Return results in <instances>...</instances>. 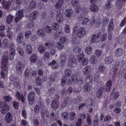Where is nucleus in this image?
Here are the masks:
<instances>
[{
    "instance_id": "f257e3e1",
    "label": "nucleus",
    "mask_w": 126,
    "mask_h": 126,
    "mask_svg": "<svg viewBox=\"0 0 126 126\" xmlns=\"http://www.w3.org/2000/svg\"><path fill=\"white\" fill-rule=\"evenodd\" d=\"M78 59L79 62L82 65H86L88 63V60L87 58H84V54L81 53L78 56Z\"/></svg>"
},
{
    "instance_id": "f03ea898",
    "label": "nucleus",
    "mask_w": 126,
    "mask_h": 126,
    "mask_svg": "<svg viewBox=\"0 0 126 126\" xmlns=\"http://www.w3.org/2000/svg\"><path fill=\"white\" fill-rule=\"evenodd\" d=\"M35 94L33 91L30 92L28 95V100L29 104L30 105H33L34 102Z\"/></svg>"
},
{
    "instance_id": "7ed1b4c3",
    "label": "nucleus",
    "mask_w": 126,
    "mask_h": 126,
    "mask_svg": "<svg viewBox=\"0 0 126 126\" xmlns=\"http://www.w3.org/2000/svg\"><path fill=\"white\" fill-rule=\"evenodd\" d=\"M78 29V27L76 26L74 27L73 29L72 32V43L73 44L78 45L80 44V43L77 42L76 36V31Z\"/></svg>"
},
{
    "instance_id": "20e7f679",
    "label": "nucleus",
    "mask_w": 126,
    "mask_h": 126,
    "mask_svg": "<svg viewBox=\"0 0 126 126\" xmlns=\"http://www.w3.org/2000/svg\"><path fill=\"white\" fill-rule=\"evenodd\" d=\"M86 32L85 29L84 28L82 27H80L76 32V36H77L80 38H81L85 35Z\"/></svg>"
},
{
    "instance_id": "39448f33",
    "label": "nucleus",
    "mask_w": 126,
    "mask_h": 126,
    "mask_svg": "<svg viewBox=\"0 0 126 126\" xmlns=\"http://www.w3.org/2000/svg\"><path fill=\"white\" fill-rule=\"evenodd\" d=\"M71 57V56H70L69 58V60L68 61V64L70 67H75L77 65V61L73 57L72 58Z\"/></svg>"
},
{
    "instance_id": "423d86ee",
    "label": "nucleus",
    "mask_w": 126,
    "mask_h": 126,
    "mask_svg": "<svg viewBox=\"0 0 126 126\" xmlns=\"http://www.w3.org/2000/svg\"><path fill=\"white\" fill-rule=\"evenodd\" d=\"M73 91V89L71 87H69L66 90L65 89H63L61 92V94L63 96H66L67 94L70 95L72 93Z\"/></svg>"
},
{
    "instance_id": "0eeeda50",
    "label": "nucleus",
    "mask_w": 126,
    "mask_h": 126,
    "mask_svg": "<svg viewBox=\"0 0 126 126\" xmlns=\"http://www.w3.org/2000/svg\"><path fill=\"white\" fill-rule=\"evenodd\" d=\"M60 59L61 60L60 65L61 67H63L64 66L66 63V57L65 53L61 54L60 55Z\"/></svg>"
},
{
    "instance_id": "6e6552de",
    "label": "nucleus",
    "mask_w": 126,
    "mask_h": 126,
    "mask_svg": "<svg viewBox=\"0 0 126 126\" xmlns=\"http://www.w3.org/2000/svg\"><path fill=\"white\" fill-rule=\"evenodd\" d=\"M94 2L93 0H91L90 2L92 3L90 7V9L91 11L93 12H96L98 11V8L97 6L94 3H93Z\"/></svg>"
},
{
    "instance_id": "1a4fd4ad",
    "label": "nucleus",
    "mask_w": 126,
    "mask_h": 126,
    "mask_svg": "<svg viewBox=\"0 0 126 126\" xmlns=\"http://www.w3.org/2000/svg\"><path fill=\"white\" fill-rule=\"evenodd\" d=\"M10 106L7 104H4L1 109V112L2 114H4L7 112L9 110Z\"/></svg>"
},
{
    "instance_id": "9d476101",
    "label": "nucleus",
    "mask_w": 126,
    "mask_h": 126,
    "mask_svg": "<svg viewBox=\"0 0 126 126\" xmlns=\"http://www.w3.org/2000/svg\"><path fill=\"white\" fill-rule=\"evenodd\" d=\"M101 32H99L98 33L97 37H99V40H100L102 42L106 40L107 38V35L106 33H104L103 34H101Z\"/></svg>"
},
{
    "instance_id": "9b49d317",
    "label": "nucleus",
    "mask_w": 126,
    "mask_h": 126,
    "mask_svg": "<svg viewBox=\"0 0 126 126\" xmlns=\"http://www.w3.org/2000/svg\"><path fill=\"white\" fill-rule=\"evenodd\" d=\"M126 2V0H116L115 4L119 10L121 9L123 7L125 4L124 2Z\"/></svg>"
},
{
    "instance_id": "f8f14e48",
    "label": "nucleus",
    "mask_w": 126,
    "mask_h": 126,
    "mask_svg": "<svg viewBox=\"0 0 126 126\" xmlns=\"http://www.w3.org/2000/svg\"><path fill=\"white\" fill-rule=\"evenodd\" d=\"M25 67L24 65L21 62H18L16 64V71L22 72Z\"/></svg>"
},
{
    "instance_id": "ddd939ff",
    "label": "nucleus",
    "mask_w": 126,
    "mask_h": 126,
    "mask_svg": "<svg viewBox=\"0 0 126 126\" xmlns=\"http://www.w3.org/2000/svg\"><path fill=\"white\" fill-rule=\"evenodd\" d=\"M16 95L18 100L21 101L22 103L24 102L25 98L22 94H21L19 91H17L16 93Z\"/></svg>"
},
{
    "instance_id": "4468645a",
    "label": "nucleus",
    "mask_w": 126,
    "mask_h": 126,
    "mask_svg": "<svg viewBox=\"0 0 126 126\" xmlns=\"http://www.w3.org/2000/svg\"><path fill=\"white\" fill-rule=\"evenodd\" d=\"M105 87L104 86H102L97 90L96 92V96L98 98H100L103 94V91H104Z\"/></svg>"
},
{
    "instance_id": "2eb2a0df",
    "label": "nucleus",
    "mask_w": 126,
    "mask_h": 126,
    "mask_svg": "<svg viewBox=\"0 0 126 126\" xmlns=\"http://www.w3.org/2000/svg\"><path fill=\"white\" fill-rule=\"evenodd\" d=\"M38 15V13L37 11H33L32 13L30 14L29 15V19L31 21L37 18Z\"/></svg>"
},
{
    "instance_id": "dca6fc26",
    "label": "nucleus",
    "mask_w": 126,
    "mask_h": 126,
    "mask_svg": "<svg viewBox=\"0 0 126 126\" xmlns=\"http://www.w3.org/2000/svg\"><path fill=\"white\" fill-rule=\"evenodd\" d=\"M13 116L11 113L8 112L6 114L5 116V120L7 123H10L12 119Z\"/></svg>"
},
{
    "instance_id": "f3484780",
    "label": "nucleus",
    "mask_w": 126,
    "mask_h": 126,
    "mask_svg": "<svg viewBox=\"0 0 126 126\" xmlns=\"http://www.w3.org/2000/svg\"><path fill=\"white\" fill-rule=\"evenodd\" d=\"M106 85L105 87V90L106 92H109L110 91L111 87L112 86V81L111 80H109L107 81L106 83Z\"/></svg>"
},
{
    "instance_id": "a211bd4d",
    "label": "nucleus",
    "mask_w": 126,
    "mask_h": 126,
    "mask_svg": "<svg viewBox=\"0 0 126 126\" xmlns=\"http://www.w3.org/2000/svg\"><path fill=\"white\" fill-rule=\"evenodd\" d=\"M124 51L123 49L120 48H118L114 52L116 56L119 57L122 56L123 54Z\"/></svg>"
},
{
    "instance_id": "6ab92c4d",
    "label": "nucleus",
    "mask_w": 126,
    "mask_h": 126,
    "mask_svg": "<svg viewBox=\"0 0 126 126\" xmlns=\"http://www.w3.org/2000/svg\"><path fill=\"white\" fill-rule=\"evenodd\" d=\"M10 54L9 56V59L12 60L14 59V56L15 53V50L14 47H10Z\"/></svg>"
},
{
    "instance_id": "aec40b11",
    "label": "nucleus",
    "mask_w": 126,
    "mask_h": 126,
    "mask_svg": "<svg viewBox=\"0 0 126 126\" xmlns=\"http://www.w3.org/2000/svg\"><path fill=\"white\" fill-rule=\"evenodd\" d=\"M91 41L92 43H98L99 41V37H97V35L96 36L95 34H94L92 36Z\"/></svg>"
},
{
    "instance_id": "412c9836",
    "label": "nucleus",
    "mask_w": 126,
    "mask_h": 126,
    "mask_svg": "<svg viewBox=\"0 0 126 126\" xmlns=\"http://www.w3.org/2000/svg\"><path fill=\"white\" fill-rule=\"evenodd\" d=\"M63 2V0H58L56 3L55 5V7L56 9L58 10L62 6Z\"/></svg>"
},
{
    "instance_id": "4be33fe9",
    "label": "nucleus",
    "mask_w": 126,
    "mask_h": 126,
    "mask_svg": "<svg viewBox=\"0 0 126 126\" xmlns=\"http://www.w3.org/2000/svg\"><path fill=\"white\" fill-rule=\"evenodd\" d=\"M56 63V60H53L48 63V66H52V68L53 69L58 68L59 65L57 63H56V65H55Z\"/></svg>"
},
{
    "instance_id": "5701e85b",
    "label": "nucleus",
    "mask_w": 126,
    "mask_h": 126,
    "mask_svg": "<svg viewBox=\"0 0 126 126\" xmlns=\"http://www.w3.org/2000/svg\"><path fill=\"white\" fill-rule=\"evenodd\" d=\"M73 14V11L71 9H68L66 10L65 13L66 16L68 17H70Z\"/></svg>"
},
{
    "instance_id": "b1692460",
    "label": "nucleus",
    "mask_w": 126,
    "mask_h": 126,
    "mask_svg": "<svg viewBox=\"0 0 126 126\" xmlns=\"http://www.w3.org/2000/svg\"><path fill=\"white\" fill-rule=\"evenodd\" d=\"M113 61V58L111 56L106 57L105 59V63L108 64L111 63Z\"/></svg>"
},
{
    "instance_id": "393cba45",
    "label": "nucleus",
    "mask_w": 126,
    "mask_h": 126,
    "mask_svg": "<svg viewBox=\"0 0 126 126\" xmlns=\"http://www.w3.org/2000/svg\"><path fill=\"white\" fill-rule=\"evenodd\" d=\"M71 98L69 96H66L64 99V102L63 103V105L62 103L61 105L62 107H63L65 106L66 104H68L69 103V102H70L71 100Z\"/></svg>"
},
{
    "instance_id": "a878e982",
    "label": "nucleus",
    "mask_w": 126,
    "mask_h": 126,
    "mask_svg": "<svg viewBox=\"0 0 126 126\" xmlns=\"http://www.w3.org/2000/svg\"><path fill=\"white\" fill-rule=\"evenodd\" d=\"M59 103L58 101L56 100L53 101L51 105V106L52 109H56L59 106Z\"/></svg>"
},
{
    "instance_id": "bb28decb",
    "label": "nucleus",
    "mask_w": 126,
    "mask_h": 126,
    "mask_svg": "<svg viewBox=\"0 0 126 126\" xmlns=\"http://www.w3.org/2000/svg\"><path fill=\"white\" fill-rule=\"evenodd\" d=\"M23 35L22 33H20L18 34L17 38L16 40L18 43H21L23 41Z\"/></svg>"
},
{
    "instance_id": "cd10ccee",
    "label": "nucleus",
    "mask_w": 126,
    "mask_h": 126,
    "mask_svg": "<svg viewBox=\"0 0 126 126\" xmlns=\"http://www.w3.org/2000/svg\"><path fill=\"white\" fill-rule=\"evenodd\" d=\"M64 32L62 30L56 31L54 34V36L56 37H59L63 36L64 35Z\"/></svg>"
},
{
    "instance_id": "c85d7f7f",
    "label": "nucleus",
    "mask_w": 126,
    "mask_h": 126,
    "mask_svg": "<svg viewBox=\"0 0 126 126\" xmlns=\"http://www.w3.org/2000/svg\"><path fill=\"white\" fill-rule=\"evenodd\" d=\"M114 28V25L112 21H111L109 22L108 24L107 27L108 30L110 32H111L113 31Z\"/></svg>"
},
{
    "instance_id": "c756f323",
    "label": "nucleus",
    "mask_w": 126,
    "mask_h": 126,
    "mask_svg": "<svg viewBox=\"0 0 126 126\" xmlns=\"http://www.w3.org/2000/svg\"><path fill=\"white\" fill-rule=\"evenodd\" d=\"M57 21L59 23L62 22L63 21V16L61 14H58L56 17Z\"/></svg>"
},
{
    "instance_id": "7c9ffc66",
    "label": "nucleus",
    "mask_w": 126,
    "mask_h": 126,
    "mask_svg": "<svg viewBox=\"0 0 126 126\" xmlns=\"http://www.w3.org/2000/svg\"><path fill=\"white\" fill-rule=\"evenodd\" d=\"M91 68L90 66L87 65L84 68L83 72L85 74H88L91 72Z\"/></svg>"
},
{
    "instance_id": "2f4dec72",
    "label": "nucleus",
    "mask_w": 126,
    "mask_h": 126,
    "mask_svg": "<svg viewBox=\"0 0 126 126\" xmlns=\"http://www.w3.org/2000/svg\"><path fill=\"white\" fill-rule=\"evenodd\" d=\"M37 59V56L36 54H32L30 58V61L31 63H35Z\"/></svg>"
},
{
    "instance_id": "473e14b6",
    "label": "nucleus",
    "mask_w": 126,
    "mask_h": 126,
    "mask_svg": "<svg viewBox=\"0 0 126 126\" xmlns=\"http://www.w3.org/2000/svg\"><path fill=\"white\" fill-rule=\"evenodd\" d=\"M13 20V16L11 15H8L7 17L6 22L8 24L12 22Z\"/></svg>"
},
{
    "instance_id": "72a5a7b5",
    "label": "nucleus",
    "mask_w": 126,
    "mask_h": 126,
    "mask_svg": "<svg viewBox=\"0 0 126 126\" xmlns=\"http://www.w3.org/2000/svg\"><path fill=\"white\" fill-rule=\"evenodd\" d=\"M2 4L4 8L6 9H8L9 8L11 2L10 1L3 2L2 1Z\"/></svg>"
},
{
    "instance_id": "f704fd0d",
    "label": "nucleus",
    "mask_w": 126,
    "mask_h": 126,
    "mask_svg": "<svg viewBox=\"0 0 126 126\" xmlns=\"http://www.w3.org/2000/svg\"><path fill=\"white\" fill-rule=\"evenodd\" d=\"M34 82L38 86H41L42 84L41 79L39 77H37L35 79Z\"/></svg>"
},
{
    "instance_id": "c9c22d12",
    "label": "nucleus",
    "mask_w": 126,
    "mask_h": 126,
    "mask_svg": "<svg viewBox=\"0 0 126 126\" xmlns=\"http://www.w3.org/2000/svg\"><path fill=\"white\" fill-rule=\"evenodd\" d=\"M111 0H108L105 4V9L109 11L110 10L111 7Z\"/></svg>"
},
{
    "instance_id": "e433bc0d",
    "label": "nucleus",
    "mask_w": 126,
    "mask_h": 126,
    "mask_svg": "<svg viewBox=\"0 0 126 126\" xmlns=\"http://www.w3.org/2000/svg\"><path fill=\"white\" fill-rule=\"evenodd\" d=\"M37 34L39 36L42 37L45 35V33L44 30L41 29H39L37 32Z\"/></svg>"
},
{
    "instance_id": "4c0bfd02",
    "label": "nucleus",
    "mask_w": 126,
    "mask_h": 126,
    "mask_svg": "<svg viewBox=\"0 0 126 126\" xmlns=\"http://www.w3.org/2000/svg\"><path fill=\"white\" fill-rule=\"evenodd\" d=\"M90 61L91 63L96 64L97 62L96 56L94 55L92 56L90 58Z\"/></svg>"
},
{
    "instance_id": "58836bf2",
    "label": "nucleus",
    "mask_w": 126,
    "mask_h": 126,
    "mask_svg": "<svg viewBox=\"0 0 126 126\" xmlns=\"http://www.w3.org/2000/svg\"><path fill=\"white\" fill-rule=\"evenodd\" d=\"M93 80V77L90 75H88L86 76V78L85 79L86 82L88 84H89L92 82Z\"/></svg>"
},
{
    "instance_id": "ea45409f",
    "label": "nucleus",
    "mask_w": 126,
    "mask_h": 126,
    "mask_svg": "<svg viewBox=\"0 0 126 126\" xmlns=\"http://www.w3.org/2000/svg\"><path fill=\"white\" fill-rule=\"evenodd\" d=\"M36 6V3L35 1L32 0L30 2L29 7L31 9H34L35 8Z\"/></svg>"
},
{
    "instance_id": "a19ab883",
    "label": "nucleus",
    "mask_w": 126,
    "mask_h": 126,
    "mask_svg": "<svg viewBox=\"0 0 126 126\" xmlns=\"http://www.w3.org/2000/svg\"><path fill=\"white\" fill-rule=\"evenodd\" d=\"M68 113L67 112H64L61 114L63 120L67 121L68 118Z\"/></svg>"
},
{
    "instance_id": "79ce46f5",
    "label": "nucleus",
    "mask_w": 126,
    "mask_h": 126,
    "mask_svg": "<svg viewBox=\"0 0 126 126\" xmlns=\"http://www.w3.org/2000/svg\"><path fill=\"white\" fill-rule=\"evenodd\" d=\"M8 43L9 40L8 39L6 38L4 39L2 41V44L4 48H7Z\"/></svg>"
},
{
    "instance_id": "37998d69",
    "label": "nucleus",
    "mask_w": 126,
    "mask_h": 126,
    "mask_svg": "<svg viewBox=\"0 0 126 126\" xmlns=\"http://www.w3.org/2000/svg\"><path fill=\"white\" fill-rule=\"evenodd\" d=\"M91 87V85H90L89 84L87 83L84 85L83 89L85 91H89L90 90Z\"/></svg>"
},
{
    "instance_id": "c03bdc74",
    "label": "nucleus",
    "mask_w": 126,
    "mask_h": 126,
    "mask_svg": "<svg viewBox=\"0 0 126 126\" xmlns=\"http://www.w3.org/2000/svg\"><path fill=\"white\" fill-rule=\"evenodd\" d=\"M92 47L90 46H88L85 49V52L86 53L88 54H90L92 52Z\"/></svg>"
},
{
    "instance_id": "a18cd8bd",
    "label": "nucleus",
    "mask_w": 126,
    "mask_h": 126,
    "mask_svg": "<svg viewBox=\"0 0 126 126\" xmlns=\"http://www.w3.org/2000/svg\"><path fill=\"white\" fill-rule=\"evenodd\" d=\"M69 119L70 121H73L75 119L76 116V113L73 112H71L69 113Z\"/></svg>"
},
{
    "instance_id": "49530a36",
    "label": "nucleus",
    "mask_w": 126,
    "mask_h": 126,
    "mask_svg": "<svg viewBox=\"0 0 126 126\" xmlns=\"http://www.w3.org/2000/svg\"><path fill=\"white\" fill-rule=\"evenodd\" d=\"M2 64H7L8 59L7 56L3 55L2 57Z\"/></svg>"
},
{
    "instance_id": "de8ad7c7",
    "label": "nucleus",
    "mask_w": 126,
    "mask_h": 126,
    "mask_svg": "<svg viewBox=\"0 0 126 126\" xmlns=\"http://www.w3.org/2000/svg\"><path fill=\"white\" fill-rule=\"evenodd\" d=\"M26 52L29 54H30L32 53V49L31 46L28 45L26 48Z\"/></svg>"
},
{
    "instance_id": "09e8293b",
    "label": "nucleus",
    "mask_w": 126,
    "mask_h": 126,
    "mask_svg": "<svg viewBox=\"0 0 126 126\" xmlns=\"http://www.w3.org/2000/svg\"><path fill=\"white\" fill-rule=\"evenodd\" d=\"M78 77L75 74H73L71 77V83L72 82H77L78 81Z\"/></svg>"
},
{
    "instance_id": "8fccbe9b",
    "label": "nucleus",
    "mask_w": 126,
    "mask_h": 126,
    "mask_svg": "<svg viewBox=\"0 0 126 126\" xmlns=\"http://www.w3.org/2000/svg\"><path fill=\"white\" fill-rule=\"evenodd\" d=\"M44 30L48 33H50L52 31L51 27L48 26H46L44 28Z\"/></svg>"
},
{
    "instance_id": "3c124183",
    "label": "nucleus",
    "mask_w": 126,
    "mask_h": 126,
    "mask_svg": "<svg viewBox=\"0 0 126 126\" xmlns=\"http://www.w3.org/2000/svg\"><path fill=\"white\" fill-rule=\"evenodd\" d=\"M113 99L116 100L118 99L120 95V93L119 91H116L113 93Z\"/></svg>"
},
{
    "instance_id": "603ef678",
    "label": "nucleus",
    "mask_w": 126,
    "mask_h": 126,
    "mask_svg": "<svg viewBox=\"0 0 126 126\" xmlns=\"http://www.w3.org/2000/svg\"><path fill=\"white\" fill-rule=\"evenodd\" d=\"M38 50L40 53L42 54L45 51V48L43 46L40 45L38 47Z\"/></svg>"
},
{
    "instance_id": "864d4df0",
    "label": "nucleus",
    "mask_w": 126,
    "mask_h": 126,
    "mask_svg": "<svg viewBox=\"0 0 126 126\" xmlns=\"http://www.w3.org/2000/svg\"><path fill=\"white\" fill-rule=\"evenodd\" d=\"M94 101L93 99L91 98H88L86 100V102L87 104L89 106H93V104L94 103Z\"/></svg>"
},
{
    "instance_id": "5fc2aeb1",
    "label": "nucleus",
    "mask_w": 126,
    "mask_h": 126,
    "mask_svg": "<svg viewBox=\"0 0 126 126\" xmlns=\"http://www.w3.org/2000/svg\"><path fill=\"white\" fill-rule=\"evenodd\" d=\"M71 2L73 6L76 7L79 5V0H72Z\"/></svg>"
},
{
    "instance_id": "6e6d98bb",
    "label": "nucleus",
    "mask_w": 126,
    "mask_h": 126,
    "mask_svg": "<svg viewBox=\"0 0 126 126\" xmlns=\"http://www.w3.org/2000/svg\"><path fill=\"white\" fill-rule=\"evenodd\" d=\"M59 25L56 23H54L52 24V27L54 30H57L59 29Z\"/></svg>"
},
{
    "instance_id": "4d7b16f0",
    "label": "nucleus",
    "mask_w": 126,
    "mask_h": 126,
    "mask_svg": "<svg viewBox=\"0 0 126 126\" xmlns=\"http://www.w3.org/2000/svg\"><path fill=\"white\" fill-rule=\"evenodd\" d=\"M24 11V10L23 9H22L21 10H18L16 14V16L21 17L22 18L23 16V13Z\"/></svg>"
},
{
    "instance_id": "13d9d810",
    "label": "nucleus",
    "mask_w": 126,
    "mask_h": 126,
    "mask_svg": "<svg viewBox=\"0 0 126 126\" xmlns=\"http://www.w3.org/2000/svg\"><path fill=\"white\" fill-rule=\"evenodd\" d=\"M103 52V50H97L95 51V54L98 57L101 56Z\"/></svg>"
},
{
    "instance_id": "bf43d9fd",
    "label": "nucleus",
    "mask_w": 126,
    "mask_h": 126,
    "mask_svg": "<svg viewBox=\"0 0 126 126\" xmlns=\"http://www.w3.org/2000/svg\"><path fill=\"white\" fill-rule=\"evenodd\" d=\"M92 21L93 24H96L95 26L97 27L100 26L101 24V23L100 22V20L96 21L94 19H93Z\"/></svg>"
},
{
    "instance_id": "052dcab7",
    "label": "nucleus",
    "mask_w": 126,
    "mask_h": 126,
    "mask_svg": "<svg viewBox=\"0 0 126 126\" xmlns=\"http://www.w3.org/2000/svg\"><path fill=\"white\" fill-rule=\"evenodd\" d=\"M72 73V71L69 69H67L65 71V74L66 76L69 77L71 76Z\"/></svg>"
},
{
    "instance_id": "680f3d73",
    "label": "nucleus",
    "mask_w": 126,
    "mask_h": 126,
    "mask_svg": "<svg viewBox=\"0 0 126 126\" xmlns=\"http://www.w3.org/2000/svg\"><path fill=\"white\" fill-rule=\"evenodd\" d=\"M34 111L36 114H37L39 112V106L36 105L34 108Z\"/></svg>"
},
{
    "instance_id": "e2e57ef3",
    "label": "nucleus",
    "mask_w": 126,
    "mask_h": 126,
    "mask_svg": "<svg viewBox=\"0 0 126 126\" xmlns=\"http://www.w3.org/2000/svg\"><path fill=\"white\" fill-rule=\"evenodd\" d=\"M64 31L65 32L67 33H69L70 31V27L69 25L66 24L64 27Z\"/></svg>"
},
{
    "instance_id": "0e129e2a",
    "label": "nucleus",
    "mask_w": 126,
    "mask_h": 126,
    "mask_svg": "<svg viewBox=\"0 0 126 126\" xmlns=\"http://www.w3.org/2000/svg\"><path fill=\"white\" fill-rule=\"evenodd\" d=\"M83 122L81 118H78L77 122L76 123V126H81Z\"/></svg>"
},
{
    "instance_id": "69168bd1",
    "label": "nucleus",
    "mask_w": 126,
    "mask_h": 126,
    "mask_svg": "<svg viewBox=\"0 0 126 126\" xmlns=\"http://www.w3.org/2000/svg\"><path fill=\"white\" fill-rule=\"evenodd\" d=\"M50 118L53 121H55L56 119V115L54 113L52 112L50 115Z\"/></svg>"
},
{
    "instance_id": "338daca9",
    "label": "nucleus",
    "mask_w": 126,
    "mask_h": 126,
    "mask_svg": "<svg viewBox=\"0 0 126 126\" xmlns=\"http://www.w3.org/2000/svg\"><path fill=\"white\" fill-rule=\"evenodd\" d=\"M105 67L103 65H101L99 66L98 67L99 71L101 73H103L106 69Z\"/></svg>"
},
{
    "instance_id": "774afa93",
    "label": "nucleus",
    "mask_w": 126,
    "mask_h": 126,
    "mask_svg": "<svg viewBox=\"0 0 126 126\" xmlns=\"http://www.w3.org/2000/svg\"><path fill=\"white\" fill-rule=\"evenodd\" d=\"M81 49L78 46L74 47L73 48V51L75 53H79L81 51Z\"/></svg>"
}]
</instances>
